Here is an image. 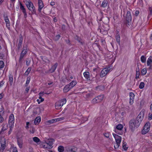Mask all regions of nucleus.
I'll return each mask as SVG.
<instances>
[{
    "mask_svg": "<svg viewBox=\"0 0 152 152\" xmlns=\"http://www.w3.org/2000/svg\"><path fill=\"white\" fill-rule=\"evenodd\" d=\"M117 134L113 133V135L115 139L116 142L114 145L115 149H117L119 147L120 145L122 139L121 137L118 135Z\"/></svg>",
    "mask_w": 152,
    "mask_h": 152,
    "instance_id": "obj_1",
    "label": "nucleus"
},
{
    "mask_svg": "<svg viewBox=\"0 0 152 152\" xmlns=\"http://www.w3.org/2000/svg\"><path fill=\"white\" fill-rule=\"evenodd\" d=\"M140 125V124L135 119L131 120L129 124V127L132 130H133L135 128H137Z\"/></svg>",
    "mask_w": 152,
    "mask_h": 152,
    "instance_id": "obj_2",
    "label": "nucleus"
},
{
    "mask_svg": "<svg viewBox=\"0 0 152 152\" xmlns=\"http://www.w3.org/2000/svg\"><path fill=\"white\" fill-rule=\"evenodd\" d=\"M26 5L28 9L32 12V14H35L36 11L32 2L30 0L26 1Z\"/></svg>",
    "mask_w": 152,
    "mask_h": 152,
    "instance_id": "obj_3",
    "label": "nucleus"
},
{
    "mask_svg": "<svg viewBox=\"0 0 152 152\" xmlns=\"http://www.w3.org/2000/svg\"><path fill=\"white\" fill-rule=\"evenodd\" d=\"M66 102V100L65 99H63L57 102L55 104V107L56 109H60L63 105Z\"/></svg>",
    "mask_w": 152,
    "mask_h": 152,
    "instance_id": "obj_4",
    "label": "nucleus"
},
{
    "mask_svg": "<svg viewBox=\"0 0 152 152\" xmlns=\"http://www.w3.org/2000/svg\"><path fill=\"white\" fill-rule=\"evenodd\" d=\"M123 126V125L119 124L116 126V128L114 129V132L116 134L119 135H122L123 134V132L122 129Z\"/></svg>",
    "mask_w": 152,
    "mask_h": 152,
    "instance_id": "obj_5",
    "label": "nucleus"
},
{
    "mask_svg": "<svg viewBox=\"0 0 152 152\" xmlns=\"http://www.w3.org/2000/svg\"><path fill=\"white\" fill-rule=\"evenodd\" d=\"M112 70V68L110 66L107 68H105L101 71L100 73V77H102L105 76L108 73Z\"/></svg>",
    "mask_w": 152,
    "mask_h": 152,
    "instance_id": "obj_6",
    "label": "nucleus"
},
{
    "mask_svg": "<svg viewBox=\"0 0 152 152\" xmlns=\"http://www.w3.org/2000/svg\"><path fill=\"white\" fill-rule=\"evenodd\" d=\"M150 123L149 122H147L144 126L143 129L142 131V134H144L148 133L150 129Z\"/></svg>",
    "mask_w": 152,
    "mask_h": 152,
    "instance_id": "obj_7",
    "label": "nucleus"
},
{
    "mask_svg": "<svg viewBox=\"0 0 152 152\" xmlns=\"http://www.w3.org/2000/svg\"><path fill=\"white\" fill-rule=\"evenodd\" d=\"M103 95H100L94 99L92 101V102L93 104H96L102 101L104 99Z\"/></svg>",
    "mask_w": 152,
    "mask_h": 152,
    "instance_id": "obj_8",
    "label": "nucleus"
},
{
    "mask_svg": "<svg viewBox=\"0 0 152 152\" xmlns=\"http://www.w3.org/2000/svg\"><path fill=\"white\" fill-rule=\"evenodd\" d=\"M52 144V142L50 141L44 143L42 145L43 148H44L51 149L53 147Z\"/></svg>",
    "mask_w": 152,
    "mask_h": 152,
    "instance_id": "obj_9",
    "label": "nucleus"
},
{
    "mask_svg": "<svg viewBox=\"0 0 152 152\" xmlns=\"http://www.w3.org/2000/svg\"><path fill=\"white\" fill-rule=\"evenodd\" d=\"M1 146L0 148V152H2L4 150L6 147V142L5 139L4 138H2L0 141Z\"/></svg>",
    "mask_w": 152,
    "mask_h": 152,
    "instance_id": "obj_10",
    "label": "nucleus"
},
{
    "mask_svg": "<svg viewBox=\"0 0 152 152\" xmlns=\"http://www.w3.org/2000/svg\"><path fill=\"white\" fill-rule=\"evenodd\" d=\"M143 115L144 112L142 111L135 119L140 124L143 119Z\"/></svg>",
    "mask_w": 152,
    "mask_h": 152,
    "instance_id": "obj_11",
    "label": "nucleus"
},
{
    "mask_svg": "<svg viewBox=\"0 0 152 152\" xmlns=\"http://www.w3.org/2000/svg\"><path fill=\"white\" fill-rule=\"evenodd\" d=\"M19 4L20 9L22 11V12L24 14V18H26L27 16V14L26 12V9L20 1L19 2Z\"/></svg>",
    "mask_w": 152,
    "mask_h": 152,
    "instance_id": "obj_12",
    "label": "nucleus"
},
{
    "mask_svg": "<svg viewBox=\"0 0 152 152\" xmlns=\"http://www.w3.org/2000/svg\"><path fill=\"white\" fill-rule=\"evenodd\" d=\"M58 66L57 63H56L53 65L52 66L51 69L45 72L46 73H50L54 72Z\"/></svg>",
    "mask_w": 152,
    "mask_h": 152,
    "instance_id": "obj_13",
    "label": "nucleus"
},
{
    "mask_svg": "<svg viewBox=\"0 0 152 152\" xmlns=\"http://www.w3.org/2000/svg\"><path fill=\"white\" fill-rule=\"evenodd\" d=\"M132 19V17L130 12L129 11H127L125 17V19L128 23H129L131 21Z\"/></svg>",
    "mask_w": 152,
    "mask_h": 152,
    "instance_id": "obj_14",
    "label": "nucleus"
},
{
    "mask_svg": "<svg viewBox=\"0 0 152 152\" xmlns=\"http://www.w3.org/2000/svg\"><path fill=\"white\" fill-rule=\"evenodd\" d=\"M27 47H24L22 51L20 57V60H21L24 56V55L26 54L27 52Z\"/></svg>",
    "mask_w": 152,
    "mask_h": 152,
    "instance_id": "obj_15",
    "label": "nucleus"
},
{
    "mask_svg": "<svg viewBox=\"0 0 152 152\" xmlns=\"http://www.w3.org/2000/svg\"><path fill=\"white\" fill-rule=\"evenodd\" d=\"M38 11L41 12L42 9L44 7V4L42 0H38Z\"/></svg>",
    "mask_w": 152,
    "mask_h": 152,
    "instance_id": "obj_16",
    "label": "nucleus"
},
{
    "mask_svg": "<svg viewBox=\"0 0 152 152\" xmlns=\"http://www.w3.org/2000/svg\"><path fill=\"white\" fill-rule=\"evenodd\" d=\"M129 103L130 104H132L134 102V95L133 93H130L129 94Z\"/></svg>",
    "mask_w": 152,
    "mask_h": 152,
    "instance_id": "obj_17",
    "label": "nucleus"
},
{
    "mask_svg": "<svg viewBox=\"0 0 152 152\" xmlns=\"http://www.w3.org/2000/svg\"><path fill=\"white\" fill-rule=\"evenodd\" d=\"M14 124V117L13 114H11L9 119V124Z\"/></svg>",
    "mask_w": 152,
    "mask_h": 152,
    "instance_id": "obj_18",
    "label": "nucleus"
},
{
    "mask_svg": "<svg viewBox=\"0 0 152 152\" xmlns=\"http://www.w3.org/2000/svg\"><path fill=\"white\" fill-rule=\"evenodd\" d=\"M4 19L6 22L7 27L8 28H10V23L8 17L7 16H4Z\"/></svg>",
    "mask_w": 152,
    "mask_h": 152,
    "instance_id": "obj_19",
    "label": "nucleus"
},
{
    "mask_svg": "<svg viewBox=\"0 0 152 152\" xmlns=\"http://www.w3.org/2000/svg\"><path fill=\"white\" fill-rule=\"evenodd\" d=\"M108 27L107 25H105V26H102L103 28H98L97 29V31L98 32H100L101 33H103L104 31H105V29H107V27Z\"/></svg>",
    "mask_w": 152,
    "mask_h": 152,
    "instance_id": "obj_20",
    "label": "nucleus"
},
{
    "mask_svg": "<svg viewBox=\"0 0 152 152\" xmlns=\"http://www.w3.org/2000/svg\"><path fill=\"white\" fill-rule=\"evenodd\" d=\"M72 89L69 84L66 85L63 88V91L65 93L68 92L70 89Z\"/></svg>",
    "mask_w": 152,
    "mask_h": 152,
    "instance_id": "obj_21",
    "label": "nucleus"
},
{
    "mask_svg": "<svg viewBox=\"0 0 152 152\" xmlns=\"http://www.w3.org/2000/svg\"><path fill=\"white\" fill-rule=\"evenodd\" d=\"M83 75L85 78L88 80H90L89 73L88 72H85L83 73Z\"/></svg>",
    "mask_w": 152,
    "mask_h": 152,
    "instance_id": "obj_22",
    "label": "nucleus"
},
{
    "mask_svg": "<svg viewBox=\"0 0 152 152\" xmlns=\"http://www.w3.org/2000/svg\"><path fill=\"white\" fill-rule=\"evenodd\" d=\"M9 82L10 85L12 86V84L13 81V75L11 74H10L9 75Z\"/></svg>",
    "mask_w": 152,
    "mask_h": 152,
    "instance_id": "obj_23",
    "label": "nucleus"
},
{
    "mask_svg": "<svg viewBox=\"0 0 152 152\" xmlns=\"http://www.w3.org/2000/svg\"><path fill=\"white\" fill-rule=\"evenodd\" d=\"M152 63V56H150L148 58L147 61V65L148 66L151 65Z\"/></svg>",
    "mask_w": 152,
    "mask_h": 152,
    "instance_id": "obj_24",
    "label": "nucleus"
},
{
    "mask_svg": "<svg viewBox=\"0 0 152 152\" xmlns=\"http://www.w3.org/2000/svg\"><path fill=\"white\" fill-rule=\"evenodd\" d=\"M41 118L39 117H37L34 121V123L35 125H37L40 122Z\"/></svg>",
    "mask_w": 152,
    "mask_h": 152,
    "instance_id": "obj_25",
    "label": "nucleus"
},
{
    "mask_svg": "<svg viewBox=\"0 0 152 152\" xmlns=\"http://www.w3.org/2000/svg\"><path fill=\"white\" fill-rule=\"evenodd\" d=\"M76 151L77 148L74 146L70 147L69 149V152H76Z\"/></svg>",
    "mask_w": 152,
    "mask_h": 152,
    "instance_id": "obj_26",
    "label": "nucleus"
},
{
    "mask_svg": "<svg viewBox=\"0 0 152 152\" xmlns=\"http://www.w3.org/2000/svg\"><path fill=\"white\" fill-rule=\"evenodd\" d=\"M1 129V132L6 130L8 128V124H3Z\"/></svg>",
    "mask_w": 152,
    "mask_h": 152,
    "instance_id": "obj_27",
    "label": "nucleus"
},
{
    "mask_svg": "<svg viewBox=\"0 0 152 152\" xmlns=\"http://www.w3.org/2000/svg\"><path fill=\"white\" fill-rule=\"evenodd\" d=\"M77 83V82L76 81H72L69 84L71 88H72Z\"/></svg>",
    "mask_w": 152,
    "mask_h": 152,
    "instance_id": "obj_28",
    "label": "nucleus"
},
{
    "mask_svg": "<svg viewBox=\"0 0 152 152\" xmlns=\"http://www.w3.org/2000/svg\"><path fill=\"white\" fill-rule=\"evenodd\" d=\"M108 3V1L107 0H104L103 1L102 5L101 7L104 8L107 7Z\"/></svg>",
    "mask_w": 152,
    "mask_h": 152,
    "instance_id": "obj_29",
    "label": "nucleus"
},
{
    "mask_svg": "<svg viewBox=\"0 0 152 152\" xmlns=\"http://www.w3.org/2000/svg\"><path fill=\"white\" fill-rule=\"evenodd\" d=\"M140 72L139 68L138 67L137 69H136V78L138 79L139 78Z\"/></svg>",
    "mask_w": 152,
    "mask_h": 152,
    "instance_id": "obj_30",
    "label": "nucleus"
},
{
    "mask_svg": "<svg viewBox=\"0 0 152 152\" xmlns=\"http://www.w3.org/2000/svg\"><path fill=\"white\" fill-rule=\"evenodd\" d=\"M33 140L34 142H36L37 144H39L38 143L40 142V139L37 137H35L33 138Z\"/></svg>",
    "mask_w": 152,
    "mask_h": 152,
    "instance_id": "obj_31",
    "label": "nucleus"
},
{
    "mask_svg": "<svg viewBox=\"0 0 152 152\" xmlns=\"http://www.w3.org/2000/svg\"><path fill=\"white\" fill-rule=\"evenodd\" d=\"M17 142L19 147L20 148H22V147L23 142L22 140L20 139H18L17 140Z\"/></svg>",
    "mask_w": 152,
    "mask_h": 152,
    "instance_id": "obj_32",
    "label": "nucleus"
},
{
    "mask_svg": "<svg viewBox=\"0 0 152 152\" xmlns=\"http://www.w3.org/2000/svg\"><path fill=\"white\" fill-rule=\"evenodd\" d=\"M56 122L55 119L50 120L47 121V123L48 125L50 124Z\"/></svg>",
    "mask_w": 152,
    "mask_h": 152,
    "instance_id": "obj_33",
    "label": "nucleus"
},
{
    "mask_svg": "<svg viewBox=\"0 0 152 152\" xmlns=\"http://www.w3.org/2000/svg\"><path fill=\"white\" fill-rule=\"evenodd\" d=\"M58 150L59 152H63L64 151V148L62 146H59L58 148Z\"/></svg>",
    "mask_w": 152,
    "mask_h": 152,
    "instance_id": "obj_34",
    "label": "nucleus"
},
{
    "mask_svg": "<svg viewBox=\"0 0 152 152\" xmlns=\"http://www.w3.org/2000/svg\"><path fill=\"white\" fill-rule=\"evenodd\" d=\"M141 61L142 63H145L146 61V58L144 56H142L141 57Z\"/></svg>",
    "mask_w": 152,
    "mask_h": 152,
    "instance_id": "obj_35",
    "label": "nucleus"
},
{
    "mask_svg": "<svg viewBox=\"0 0 152 152\" xmlns=\"http://www.w3.org/2000/svg\"><path fill=\"white\" fill-rule=\"evenodd\" d=\"M44 100V99L42 98V96H39V99H37V102L39 104L41 102H42Z\"/></svg>",
    "mask_w": 152,
    "mask_h": 152,
    "instance_id": "obj_36",
    "label": "nucleus"
},
{
    "mask_svg": "<svg viewBox=\"0 0 152 152\" xmlns=\"http://www.w3.org/2000/svg\"><path fill=\"white\" fill-rule=\"evenodd\" d=\"M42 59L43 61L46 63H48L50 62L49 60L47 58L45 57H43L42 58Z\"/></svg>",
    "mask_w": 152,
    "mask_h": 152,
    "instance_id": "obj_37",
    "label": "nucleus"
},
{
    "mask_svg": "<svg viewBox=\"0 0 152 152\" xmlns=\"http://www.w3.org/2000/svg\"><path fill=\"white\" fill-rule=\"evenodd\" d=\"M145 84L143 82H141L139 86V88L140 89H142L144 87Z\"/></svg>",
    "mask_w": 152,
    "mask_h": 152,
    "instance_id": "obj_38",
    "label": "nucleus"
},
{
    "mask_svg": "<svg viewBox=\"0 0 152 152\" xmlns=\"http://www.w3.org/2000/svg\"><path fill=\"white\" fill-rule=\"evenodd\" d=\"M141 74L143 75H145L147 72L146 69L144 68L141 71Z\"/></svg>",
    "mask_w": 152,
    "mask_h": 152,
    "instance_id": "obj_39",
    "label": "nucleus"
},
{
    "mask_svg": "<svg viewBox=\"0 0 152 152\" xmlns=\"http://www.w3.org/2000/svg\"><path fill=\"white\" fill-rule=\"evenodd\" d=\"M31 70V68L30 67H28L25 72V74H26V75H28L29 73L30 72Z\"/></svg>",
    "mask_w": 152,
    "mask_h": 152,
    "instance_id": "obj_40",
    "label": "nucleus"
},
{
    "mask_svg": "<svg viewBox=\"0 0 152 152\" xmlns=\"http://www.w3.org/2000/svg\"><path fill=\"white\" fill-rule=\"evenodd\" d=\"M88 120V118L86 117H83L82 118V122L83 123L85 121H87Z\"/></svg>",
    "mask_w": 152,
    "mask_h": 152,
    "instance_id": "obj_41",
    "label": "nucleus"
},
{
    "mask_svg": "<svg viewBox=\"0 0 152 152\" xmlns=\"http://www.w3.org/2000/svg\"><path fill=\"white\" fill-rule=\"evenodd\" d=\"M64 117H61V118H55V121L56 122L58 121H59L63 120L64 119Z\"/></svg>",
    "mask_w": 152,
    "mask_h": 152,
    "instance_id": "obj_42",
    "label": "nucleus"
},
{
    "mask_svg": "<svg viewBox=\"0 0 152 152\" xmlns=\"http://www.w3.org/2000/svg\"><path fill=\"white\" fill-rule=\"evenodd\" d=\"M4 63L3 61H0V68H2L4 67Z\"/></svg>",
    "mask_w": 152,
    "mask_h": 152,
    "instance_id": "obj_43",
    "label": "nucleus"
},
{
    "mask_svg": "<svg viewBox=\"0 0 152 152\" xmlns=\"http://www.w3.org/2000/svg\"><path fill=\"white\" fill-rule=\"evenodd\" d=\"M104 136L107 138L109 137L110 136V133L109 132H106L104 134Z\"/></svg>",
    "mask_w": 152,
    "mask_h": 152,
    "instance_id": "obj_44",
    "label": "nucleus"
},
{
    "mask_svg": "<svg viewBox=\"0 0 152 152\" xmlns=\"http://www.w3.org/2000/svg\"><path fill=\"white\" fill-rule=\"evenodd\" d=\"M35 132V129L34 128H31L30 130V133L33 134Z\"/></svg>",
    "mask_w": 152,
    "mask_h": 152,
    "instance_id": "obj_45",
    "label": "nucleus"
},
{
    "mask_svg": "<svg viewBox=\"0 0 152 152\" xmlns=\"http://www.w3.org/2000/svg\"><path fill=\"white\" fill-rule=\"evenodd\" d=\"M109 28H107V29H105V31H104L101 34H102L104 35H105L106 34H107V31L108 30Z\"/></svg>",
    "mask_w": 152,
    "mask_h": 152,
    "instance_id": "obj_46",
    "label": "nucleus"
},
{
    "mask_svg": "<svg viewBox=\"0 0 152 152\" xmlns=\"http://www.w3.org/2000/svg\"><path fill=\"white\" fill-rule=\"evenodd\" d=\"M4 118L0 114V123H2L4 121Z\"/></svg>",
    "mask_w": 152,
    "mask_h": 152,
    "instance_id": "obj_47",
    "label": "nucleus"
},
{
    "mask_svg": "<svg viewBox=\"0 0 152 152\" xmlns=\"http://www.w3.org/2000/svg\"><path fill=\"white\" fill-rule=\"evenodd\" d=\"M148 119L149 120L152 119V114L151 113H149L148 115Z\"/></svg>",
    "mask_w": 152,
    "mask_h": 152,
    "instance_id": "obj_48",
    "label": "nucleus"
},
{
    "mask_svg": "<svg viewBox=\"0 0 152 152\" xmlns=\"http://www.w3.org/2000/svg\"><path fill=\"white\" fill-rule=\"evenodd\" d=\"M12 152H18L17 148L16 147H13Z\"/></svg>",
    "mask_w": 152,
    "mask_h": 152,
    "instance_id": "obj_49",
    "label": "nucleus"
},
{
    "mask_svg": "<svg viewBox=\"0 0 152 152\" xmlns=\"http://www.w3.org/2000/svg\"><path fill=\"white\" fill-rule=\"evenodd\" d=\"M14 124H9V125L10 126L9 127L10 128V129H12L13 128V127H14Z\"/></svg>",
    "mask_w": 152,
    "mask_h": 152,
    "instance_id": "obj_50",
    "label": "nucleus"
},
{
    "mask_svg": "<svg viewBox=\"0 0 152 152\" xmlns=\"http://www.w3.org/2000/svg\"><path fill=\"white\" fill-rule=\"evenodd\" d=\"M45 94V93L44 92H40L39 94V96H42L43 95H44Z\"/></svg>",
    "mask_w": 152,
    "mask_h": 152,
    "instance_id": "obj_51",
    "label": "nucleus"
},
{
    "mask_svg": "<svg viewBox=\"0 0 152 152\" xmlns=\"http://www.w3.org/2000/svg\"><path fill=\"white\" fill-rule=\"evenodd\" d=\"M30 78L28 77L27 79V80L26 81V84H28L30 82Z\"/></svg>",
    "mask_w": 152,
    "mask_h": 152,
    "instance_id": "obj_52",
    "label": "nucleus"
},
{
    "mask_svg": "<svg viewBox=\"0 0 152 152\" xmlns=\"http://www.w3.org/2000/svg\"><path fill=\"white\" fill-rule=\"evenodd\" d=\"M29 124V122H26V129H28Z\"/></svg>",
    "mask_w": 152,
    "mask_h": 152,
    "instance_id": "obj_53",
    "label": "nucleus"
},
{
    "mask_svg": "<svg viewBox=\"0 0 152 152\" xmlns=\"http://www.w3.org/2000/svg\"><path fill=\"white\" fill-rule=\"evenodd\" d=\"M139 13V11L138 10H136L135 12V15L136 16H137Z\"/></svg>",
    "mask_w": 152,
    "mask_h": 152,
    "instance_id": "obj_54",
    "label": "nucleus"
},
{
    "mask_svg": "<svg viewBox=\"0 0 152 152\" xmlns=\"http://www.w3.org/2000/svg\"><path fill=\"white\" fill-rule=\"evenodd\" d=\"M116 38H120V37L119 35V34L117 33L116 35Z\"/></svg>",
    "mask_w": 152,
    "mask_h": 152,
    "instance_id": "obj_55",
    "label": "nucleus"
},
{
    "mask_svg": "<svg viewBox=\"0 0 152 152\" xmlns=\"http://www.w3.org/2000/svg\"><path fill=\"white\" fill-rule=\"evenodd\" d=\"M50 4L51 5L53 6L55 5V2L53 1H52L50 2Z\"/></svg>",
    "mask_w": 152,
    "mask_h": 152,
    "instance_id": "obj_56",
    "label": "nucleus"
},
{
    "mask_svg": "<svg viewBox=\"0 0 152 152\" xmlns=\"http://www.w3.org/2000/svg\"><path fill=\"white\" fill-rule=\"evenodd\" d=\"M53 82L52 81H48V85H50L53 84Z\"/></svg>",
    "mask_w": 152,
    "mask_h": 152,
    "instance_id": "obj_57",
    "label": "nucleus"
},
{
    "mask_svg": "<svg viewBox=\"0 0 152 152\" xmlns=\"http://www.w3.org/2000/svg\"><path fill=\"white\" fill-rule=\"evenodd\" d=\"M4 83H3V81H1V82H0V87L3 86Z\"/></svg>",
    "mask_w": 152,
    "mask_h": 152,
    "instance_id": "obj_58",
    "label": "nucleus"
},
{
    "mask_svg": "<svg viewBox=\"0 0 152 152\" xmlns=\"http://www.w3.org/2000/svg\"><path fill=\"white\" fill-rule=\"evenodd\" d=\"M66 41L67 44H69L70 42V41L69 39H67L66 40Z\"/></svg>",
    "mask_w": 152,
    "mask_h": 152,
    "instance_id": "obj_59",
    "label": "nucleus"
},
{
    "mask_svg": "<svg viewBox=\"0 0 152 152\" xmlns=\"http://www.w3.org/2000/svg\"><path fill=\"white\" fill-rule=\"evenodd\" d=\"M53 20L54 22H56L57 21V20L56 17H55L53 18Z\"/></svg>",
    "mask_w": 152,
    "mask_h": 152,
    "instance_id": "obj_60",
    "label": "nucleus"
},
{
    "mask_svg": "<svg viewBox=\"0 0 152 152\" xmlns=\"http://www.w3.org/2000/svg\"><path fill=\"white\" fill-rule=\"evenodd\" d=\"M149 10H150V13L151 14H152V6L151 8L150 7L149 8Z\"/></svg>",
    "mask_w": 152,
    "mask_h": 152,
    "instance_id": "obj_61",
    "label": "nucleus"
},
{
    "mask_svg": "<svg viewBox=\"0 0 152 152\" xmlns=\"http://www.w3.org/2000/svg\"><path fill=\"white\" fill-rule=\"evenodd\" d=\"M22 44V42H19V43L18 44V47H19V48H20V46H21Z\"/></svg>",
    "mask_w": 152,
    "mask_h": 152,
    "instance_id": "obj_62",
    "label": "nucleus"
},
{
    "mask_svg": "<svg viewBox=\"0 0 152 152\" xmlns=\"http://www.w3.org/2000/svg\"><path fill=\"white\" fill-rule=\"evenodd\" d=\"M3 94H0V99H1L3 97Z\"/></svg>",
    "mask_w": 152,
    "mask_h": 152,
    "instance_id": "obj_63",
    "label": "nucleus"
},
{
    "mask_svg": "<svg viewBox=\"0 0 152 152\" xmlns=\"http://www.w3.org/2000/svg\"><path fill=\"white\" fill-rule=\"evenodd\" d=\"M150 110L151 112L152 113V104H151L150 105Z\"/></svg>",
    "mask_w": 152,
    "mask_h": 152,
    "instance_id": "obj_64",
    "label": "nucleus"
}]
</instances>
